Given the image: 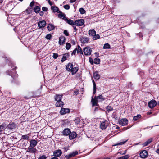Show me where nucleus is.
<instances>
[{
    "instance_id": "61",
    "label": "nucleus",
    "mask_w": 159,
    "mask_h": 159,
    "mask_svg": "<svg viewBox=\"0 0 159 159\" xmlns=\"http://www.w3.org/2000/svg\"><path fill=\"white\" fill-rule=\"evenodd\" d=\"M75 94L76 95H77L78 94V91H75L74 92Z\"/></svg>"
},
{
    "instance_id": "47",
    "label": "nucleus",
    "mask_w": 159,
    "mask_h": 159,
    "mask_svg": "<svg viewBox=\"0 0 159 159\" xmlns=\"http://www.w3.org/2000/svg\"><path fill=\"white\" fill-rule=\"evenodd\" d=\"M51 37V35L50 34H48L46 35V38L47 39H50Z\"/></svg>"
},
{
    "instance_id": "29",
    "label": "nucleus",
    "mask_w": 159,
    "mask_h": 159,
    "mask_svg": "<svg viewBox=\"0 0 159 159\" xmlns=\"http://www.w3.org/2000/svg\"><path fill=\"white\" fill-rule=\"evenodd\" d=\"M93 76L94 78L96 80H98L100 78V75L96 72L94 73Z\"/></svg>"
},
{
    "instance_id": "14",
    "label": "nucleus",
    "mask_w": 159,
    "mask_h": 159,
    "mask_svg": "<svg viewBox=\"0 0 159 159\" xmlns=\"http://www.w3.org/2000/svg\"><path fill=\"white\" fill-rule=\"evenodd\" d=\"M69 138L71 140L74 139L76 137L77 134L75 132H71L69 134Z\"/></svg>"
},
{
    "instance_id": "32",
    "label": "nucleus",
    "mask_w": 159,
    "mask_h": 159,
    "mask_svg": "<svg viewBox=\"0 0 159 159\" xmlns=\"http://www.w3.org/2000/svg\"><path fill=\"white\" fill-rule=\"evenodd\" d=\"M40 10V7L39 6H36L34 9V12L36 13H38L39 12Z\"/></svg>"
},
{
    "instance_id": "20",
    "label": "nucleus",
    "mask_w": 159,
    "mask_h": 159,
    "mask_svg": "<svg viewBox=\"0 0 159 159\" xmlns=\"http://www.w3.org/2000/svg\"><path fill=\"white\" fill-rule=\"evenodd\" d=\"M107 121H104L102 122L100 124V128L102 129H106L107 126V124L106 123H107Z\"/></svg>"
},
{
    "instance_id": "53",
    "label": "nucleus",
    "mask_w": 159,
    "mask_h": 159,
    "mask_svg": "<svg viewBox=\"0 0 159 159\" xmlns=\"http://www.w3.org/2000/svg\"><path fill=\"white\" fill-rule=\"evenodd\" d=\"M96 86L94 85V86H93V94H95L96 92Z\"/></svg>"
},
{
    "instance_id": "10",
    "label": "nucleus",
    "mask_w": 159,
    "mask_h": 159,
    "mask_svg": "<svg viewBox=\"0 0 159 159\" xmlns=\"http://www.w3.org/2000/svg\"><path fill=\"white\" fill-rule=\"evenodd\" d=\"M80 41L83 43H88L89 42V39L86 37H82L80 38Z\"/></svg>"
},
{
    "instance_id": "16",
    "label": "nucleus",
    "mask_w": 159,
    "mask_h": 159,
    "mask_svg": "<svg viewBox=\"0 0 159 159\" xmlns=\"http://www.w3.org/2000/svg\"><path fill=\"white\" fill-rule=\"evenodd\" d=\"M62 133L63 135L64 136L68 135L70 133V129L68 128L65 129L63 131Z\"/></svg>"
},
{
    "instance_id": "39",
    "label": "nucleus",
    "mask_w": 159,
    "mask_h": 159,
    "mask_svg": "<svg viewBox=\"0 0 159 159\" xmlns=\"http://www.w3.org/2000/svg\"><path fill=\"white\" fill-rule=\"evenodd\" d=\"M106 109H107V111L108 112H109L110 111H111L113 110V108L111 107V106H108L107 107Z\"/></svg>"
},
{
    "instance_id": "40",
    "label": "nucleus",
    "mask_w": 159,
    "mask_h": 159,
    "mask_svg": "<svg viewBox=\"0 0 159 159\" xmlns=\"http://www.w3.org/2000/svg\"><path fill=\"white\" fill-rule=\"evenodd\" d=\"M94 63L96 64H99L100 60L99 58H96L94 59Z\"/></svg>"
},
{
    "instance_id": "46",
    "label": "nucleus",
    "mask_w": 159,
    "mask_h": 159,
    "mask_svg": "<svg viewBox=\"0 0 159 159\" xmlns=\"http://www.w3.org/2000/svg\"><path fill=\"white\" fill-rule=\"evenodd\" d=\"M63 7L66 10H68L70 9V6L69 5L67 4L64 6Z\"/></svg>"
},
{
    "instance_id": "12",
    "label": "nucleus",
    "mask_w": 159,
    "mask_h": 159,
    "mask_svg": "<svg viewBox=\"0 0 159 159\" xmlns=\"http://www.w3.org/2000/svg\"><path fill=\"white\" fill-rule=\"evenodd\" d=\"M148 155V152L146 150H143L140 153V157L142 158L146 157Z\"/></svg>"
},
{
    "instance_id": "25",
    "label": "nucleus",
    "mask_w": 159,
    "mask_h": 159,
    "mask_svg": "<svg viewBox=\"0 0 159 159\" xmlns=\"http://www.w3.org/2000/svg\"><path fill=\"white\" fill-rule=\"evenodd\" d=\"M47 28L48 30L49 31H51L53 30L55 27L54 26L51 24H49L48 25Z\"/></svg>"
},
{
    "instance_id": "50",
    "label": "nucleus",
    "mask_w": 159,
    "mask_h": 159,
    "mask_svg": "<svg viewBox=\"0 0 159 159\" xmlns=\"http://www.w3.org/2000/svg\"><path fill=\"white\" fill-rule=\"evenodd\" d=\"M64 34L66 36H68L69 35V33L67 30H65L64 31Z\"/></svg>"
},
{
    "instance_id": "2",
    "label": "nucleus",
    "mask_w": 159,
    "mask_h": 159,
    "mask_svg": "<svg viewBox=\"0 0 159 159\" xmlns=\"http://www.w3.org/2000/svg\"><path fill=\"white\" fill-rule=\"evenodd\" d=\"M83 51L85 55H89L91 54L92 51L90 48L87 47L84 48Z\"/></svg>"
},
{
    "instance_id": "41",
    "label": "nucleus",
    "mask_w": 159,
    "mask_h": 159,
    "mask_svg": "<svg viewBox=\"0 0 159 159\" xmlns=\"http://www.w3.org/2000/svg\"><path fill=\"white\" fill-rule=\"evenodd\" d=\"M80 121V118L77 117L75 120H74V122L76 124H79Z\"/></svg>"
},
{
    "instance_id": "63",
    "label": "nucleus",
    "mask_w": 159,
    "mask_h": 159,
    "mask_svg": "<svg viewBox=\"0 0 159 159\" xmlns=\"http://www.w3.org/2000/svg\"><path fill=\"white\" fill-rule=\"evenodd\" d=\"M51 159H58L57 157H52Z\"/></svg>"
},
{
    "instance_id": "56",
    "label": "nucleus",
    "mask_w": 159,
    "mask_h": 159,
    "mask_svg": "<svg viewBox=\"0 0 159 159\" xmlns=\"http://www.w3.org/2000/svg\"><path fill=\"white\" fill-rule=\"evenodd\" d=\"M72 26L75 30V31H77V29L76 28V26H75V25H72Z\"/></svg>"
},
{
    "instance_id": "43",
    "label": "nucleus",
    "mask_w": 159,
    "mask_h": 159,
    "mask_svg": "<svg viewBox=\"0 0 159 159\" xmlns=\"http://www.w3.org/2000/svg\"><path fill=\"white\" fill-rule=\"evenodd\" d=\"M71 46V45L70 44L68 43H66V48L67 49L69 50Z\"/></svg>"
},
{
    "instance_id": "11",
    "label": "nucleus",
    "mask_w": 159,
    "mask_h": 159,
    "mask_svg": "<svg viewBox=\"0 0 159 159\" xmlns=\"http://www.w3.org/2000/svg\"><path fill=\"white\" fill-rule=\"evenodd\" d=\"M62 154V152L61 150H57L53 152L54 156L58 157L60 156Z\"/></svg>"
},
{
    "instance_id": "36",
    "label": "nucleus",
    "mask_w": 159,
    "mask_h": 159,
    "mask_svg": "<svg viewBox=\"0 0 159 159\" xmlns=\"http://www.w3.org/2000/svg\"><path fill=\"white\" fill-rule=\"evenodd\" d=\"M141 117V116L140 115L138 114L136 116H134L133 117V120L134 121H136L139 119H140Z\"/></svg>"
},
{
    "instance_id": "26",
    "label": "nucleus",
    "mask_w": 159,
    "mask_h": 159,
    "mask_svg": "<svg viewBox=\"0 0 159 159\" xmlns=\"http://www.w3.org/2000/svg\"><path fill=\"white\" fill-rule=\"evenodd\" d=\"M59 14L58 15V16L60 18H62L63 19L65 20L66 19V17H65V15L63 14L62 12L60 11V12L58 13Z\"/></svg>"
},
{
    "instance_id": "49",
    "label": "nucleus",
    "mask_w": 159,
    "mask_h": 159,
    "mask_svg": "<svg viewBox=\"0 0 159 159\" xmlns=\"http://www.w3.org/2000/svg\"><path fill=\"white\" fill-rule=\"evenodd\" d=\"M77 48H76L75 49L73 52H72V54H71V55H75L76 53V52H77Z\"/></svg>"
},
{
    "instance_id": "15",
    "label": "nucleus",
    "mask_w": 159,
    "mask_h": 159,
    "mask_svg": "<svg viewBox=\"0 0 159 159\" xmlns=\"http://www.w3.org/2000/svg\"><path fill=\"white\" fill-rule=\"evenodd\" d=\"M70 112V110L68 108H61L60 112L61 115H63L69 113Z\"/></svg>"
},
{
    "instance_id": "64",
    "label": "nucleus",
    "mask_w": 159,
    "mask_h": 159,
    "mask_svg": "<svg viewBox=\"0 0 159 159\" xmlns=\"http://www.w3.org/2000/svg\"><path fill=\"white\" fill-rule=\"evenodd\" d=\"M156 152H157V153H158L159 154V149H157V150H156Z\"/></svg>"
},
{
    "instance_id": "31",
    "label": "nucleus",
    "mask_w": 159,
    "mask_h": 159,
    "mask_svg": "<svg viewBox=\"0 0 159 159\" xmlns=\"http://www.w3.org/2000/svg\"><path fill=\"white\" fill-rule=\"evenodd\" d=\"M68 57V55L67 53L65 54H64L61 60V61L62 62H63L65 60L67 59V58Z\"/></svg>"
},
{
    "instance_id": "59",
    "label": "nucleus",
    "mask_w": 159,
    "mask_h": 159,
    "mask_svg": "<svg viewBox=\"0 0 159 159\" xmlns=\"http://www.w3.org/2000/svg\"><path fill=\"white\" fill-rule=\"evenodd\" d=\"M48 3L49 4L51 5V6H52V2H51L50 1V0H49L48 1Z\"/></svg>"
},
{
    "instance_id": "42",
    "label": "nucleus",
    "mask_w": 159,
    "mask_h": 159,
    "mask_svg": "<svg viewBox=\"0 0 159 159\" xmlns=\"http://www.w3.org/2000/svg\"><path fill=\"white\" fill-rule=\"evenodd\" d=\"M100 36L98 34L96 35V34H95L94 36H93V40H96L100 38Z\"/></svg>"
},
{
    "instance_id": "45",
    "label": "nucleus",
    "mask_w": 159,
    "mask_h": 159,
    "mask_svg": "<svg viewBox=\"0 0 159 159\" xmlns=\"http://www.w3.org/2000/svg\"><path fill=\"white\" fill-rule=\"evenodd\" d=\"M127 141V140H125V141L120 142L119 143H118L117 144H116V145H121L124 144Z\"/></svg>"
},
{
    "instance_id": "33",
    "label": "nucleus",
    "mask_w": 159,
    "mask_h": 159,
    "mask_svg": "<svg viewBox=\"0 0 159 159\" xmlns=\"http://www.w3.org/2000/svg\"><path fill=\"white\" fill-rule=\"evenodd\" d=\"M29 139V134L23 135L22 136L21 139L28 140Z\"/></svg>"
},
{
    "instance_id": "48",
    "label": "nucleus",
    "mask_w": 159,
    "mask_h": 159,
    "mask_svg": "<svg viewBox=\"0 0 159 159\" xmlns=\"http://www.w3.org/2000/svg\"><path fill=\"white\" fill-rule=\"evenodd\" d=\"M58 56V55L57 53H54L53 54V57L54 59H56Z\"/></svg>"
},
{
    "instance_id": "52",
    "label": "nucleus",
    "mask_w": 159,
    "mask_h": 159,
    "mask_svg": "<svg viewBox=\"0 0 159 159\" xmlns=\"http://www.w3.org/2000/svg\"><path fill=\"white\" fill-rule=\"evenodd\" d=\"M89 60L90 63L91 64H93V59L92 58L89 57Z\"/></svg>"
},
{
    "instance_id": "23",
    "label": "nucleus",
    "mask_w": 159,
    "mask_h": 159,
    "mask_svg": "<svg viewBox=\"0 0 159 159\" xmlns=\"http://www.w3.org/2000/svg\"><path fill=\"white\" fill-rule=\"evenodd\" d=\"M78 70V67H73L71 70L70 71L72 72V75H74L76 74V73L77 72Z\"/></svg>"
},
{
    "instance_id": "8",
    "label": "nucleus",
    "mask_w": 159,
    "mask_h": 159,
    "mask_svg": "<svg viewBox=\"0 0 159 159\" xmlns=\"http://www.w3.org/2000/svg\"><path fill=\"white\" fill-rule=\"evenodd\" d=\"M78 154V152L77 151H75L74 152L69 155H66L65 156V157L67 159H69L71 157H74L75 155H77Z\"/></svg>"
},
{
    "instance_id": "28",
    "label": "nucleus",
    "mask_w": 159,
    "mask_h": 159,
    "mask_svg": "<svg viewBox=\"0 0 159 159\" xmlns=\"http://www.w3.org/2000/svg\"><path fill=\"white\" fill-rule=\"evenodd\" d=\"M62 96V95H56V97L55 98V100L57 101H61V98Z\"/></svg>"
},
{
    "instance_id": "19",
    "label": "nucleus",
    "mask_w": 159,
    "mask_h": 159,
    "mask_svg": "<svg viewBox=\"0 0 159 159\" xmlns=\"http://www.w3.org/2000/svg\"><path fill=\"white\" fill-rule=\"evenodd\" d=\"M51 9L52 10V11L54 13L57 12L58 13L60 12L59 9L56 6H51Z\"/></svg>"
},
{
    "instance_id": "9",
    "label": "nucleus",
    "mask_w": 159,
    "mask_h": 159,
    "mask_svg": "<svg viewBox=\"0 0 159 159\" xmlns=\"http://www.w3.org/2000/svg\"><path fill=\"white\" fill-rule=\"evenodd\" d=\"M46 23L45 20L40 21L38 23V26L39 28H41L44 27Z\"/></svg>"
},
{
    "instance_id": "22",
    "label": "nucleus",
    "mask_w": 159,
    "mask_h": 159,
    "mask_svg": "<svg viewBox=\"0 0 159 159\" xmlns=\"http://www.w3.org/2000/svg\"><path fill=\"white\" fill-rule=\"evenodd\" d=\"M7 127V124L4 123L0 125V130L2 132L3 130H4Z\"/></svg>"
},
{
    "instance_id": "30",
    "label": "nucleus",
    "mask_w": 159,
    "mask_h": 159,
    "mask_svg": "<svg viewBox=\"0 0 159 159\" xmlns=\"http://www.w3.org/2000/svg\"><path fill=\"white\" fill-rule=\"evenodd\" d=\"M152 141V139H149L148 141L144 142L143 145V146H147L149 144L151 143Z\"/></svg>"
},
{
    "instance_id": "21",
    "label": "nucleus",
    "mask_w": 159,
    "mask_h": 159,
    "mask_svg": "<svg viewBox=\"0 0 159 159\" xmlns=\"http://www.w3.org/2000/svg\"><path fill=\"white\" fill-rule=\"evenodd\" d=\"M73 67V65L71 63H68L66 66V70L69 71H70Z\"/></svg>"
},
{
    "instance_id": "58",
    "label": "nucleus",
    "mask_w": 159,
    "mask_h": 159,
    "mask_svg": "<svg viewBox=\"0 0 159 159\" xmlns=\"http://www.w3.org/2000/svg\"><path fill=\"white\" fill-rule=\"evenodd\" d=\"M76 1V0H70V3H73L75 2Z\"/></svg>"
},
{
    "instance_id": "57",
    "label": "nucleus",
    "mask_w": 159,
    "mask_h": 159,
    "mask_svg": "<svg viewBox=\"0 0 159 159\" xmlns=\"http://www.w3.org/2000/svg\"><path fill=\"white\" fill-rule=\"evenodd\" d=\"M44 14V12L43 11H41L39 12V15L40 16H42Z\"/></svg>"
},
{
    "instance_id": "6",
    "label": "nucleus",
    "mask_w": 159,
    "mask_h": 159,
    "mask_svg": "<svg viewBox=\"0 0 159 159\" xmlns=\"http://www.w3.org/2000/svg\"><path fill=\"white\" fill-rule=\"evenodd\" d=\"M9 75H11L12 77H16L17 76V74L16 73V69L14 68H13L11 71L9 73Z\"/></svg>"
},
{
    "instance_id": "18",
    "label": "nucleus",
    "mask_w": 159,
    "mask_h": 159,
    "mask_svg": "<svg viewBox=\"0 0 159 159\" xmlns=\"http://www.w3.org/2000/svg\"><path fill=\"white\" fill-rule=\"evenodd\" d=\"M37 144V141L35 140H31L30 141V147L35 148Z\"/></svg>"
},
{
    "instance_id": "3",
    "label": "nucleus",
    "mask_w": 159,
    "mask_h": 159,
    "mask_svg": "<svg viewBox=\"0 0 159 159\" xmlns=\"http://www.w3.org/2000/svg\"><path fill=\"white\" fill-rule=\"evenodd\" d=\"M84 23V20L83 19H78L75 21V25L77 26H81Z\"/></svg>"
},
{
    "instance_id": "27",
    "label": "nucleus",
    "mask_w": 159,
    "mask_h": 159,
    "mask_svg": "<svg viewBox=\"0 0 159 159\" xmlns=\"http://www.w3.org/2000/svg\"><path fill=\"white\" fill-rule=\"evenodd\" d=\"M95 34L96 31L94 29L90 30L89 31V34L90 35H91L93 36Z\"/></svg>"
},
{
    "instance_id": "60",
    "label": "nucleus",
    "mask_w": 159,
    "mask_h": 159,
    "mask_svg": "<svg viewBox=\"0 0 159 159\" xmlns=\"http://www.w3.org/2000/svg\"><path fill=\"white\" fill-rule=\"evenodd\" d=\"M66 151H67L68 150V148H67L64 147L63 148Z\"/></svg>"
},
{
    "instance_id": "17",
    "label": "nucleus",
    "mask_w": 159,
    "mask_h": 159,
    "mask_svg": "<svg viewBox=\"0 0 159 159\" xmlns=\"http://www.w3.org/2000/svg\"><path fill=\"white\" fill-rule=\"evenodd\" d=\"M66 39L64 36L60 37L59 38V43L61 45L64 44L65 42Z\"/></svg>"
},
{
    "instance_id": "7",
    "label": "nucleus",
    "mask_w": 159,
    "mask_h": 159,
    "mask_svg": "<svg viewBox=\"0 0 159 159\" xmlns=\"http://www.w3.org/2000/svg\"><path fill=\"white\" fill-rule=\"evenodd\" d=\"M37 151V149L35 148L30 147V146L27 148V152L30 153H35Z\"/></svg>"
},
{
    "instance_id": "54",
    "label": "nucleus",
    "mask_w": 159,
    "mask_h": 159,
    "mask_svg": "<svg viewBox=\"0 0 159 159\" xmlns=\"http://www.w3.org/2000/svg\"><path fill=\"white\" fill-rule=\"evenodd\" d=\"M34 2L33 1L30 4V6L31 7H33L34 4Z\"/></svg>"
},
{
    "instance_id": "35",
    "label": "nucleus",
    "mask_w": 159,
    "mask_h": 159,
    "mask_svg": "<svg viewBox=\"0 0 159 159\" xmlns=\"http://www.w3.org/2000/svg\"><path fill=\"white\" fill-rule=\"evenodd\" d=\"M67 20V23L70 25H75V22H74L71 19L68 20L67 19H66Z\"/></svg>"
},
{
    "instance_id": "51",
    "label": "nucleus",
    "mask_w": 159,
    "mask_h": 159,
    "mask_svg": "<svg viewBox=\"0 0 159 159\" xmlns=\"http://www.w3.org/2000/svg\"><path fill=\"white\" fill-rule=\"evenodd\" d=\"M46 157L45 155H43L42 156L40 157L38 159H46Z\"/></svg>"
},
{
    "instance_id": "34",
    "label": "nucleus",
    "mask_w": 159,
    "mask_h": 159,
    "mask_svg": "<svg viewBox=\"0 0 159 159\" xmlns=\"http://www.w3.org/2000/svg\"><path fill=\"white\" fill-rule=\"evenodd\" d=\"M77 50V53H80L81 54H83V52L82 51V50L80 47V46L79 45L78 46Z\"/></svg>"
},
{
    "instance_id": "5",
    "label": "nucleus",
    "mask_w": 159,
    "mask_h": 159,
    "mask_svg": "<svg viewBox=\"0 0 159 159\" xmlns=\"http://www.w3.org/2000/svg\"><path fill=\"white\" fill-rule=\"evenodd\" d=\"M128 120L125 118L120 119L119 121V124L122 126H125L128 124Z\"/></svg>"
},
{
    "instance_id": "4",
    "label": "nucleus",
    "mask_w": 159,
    "mask_h": 159,
    "mask_svg": "<svg viewBox=\"0 0 159 159\" xmlns=\"http://www.w3.org/2000/svg\"><path fill=\"white\" fill-rule=\"evenodd\" d=\"M157 105V102L155 100L152 99L149 102L148 106L151 108H153L155 107Z\"/></svg>"
},
{
    "instance_id": "38",
    "label": "nucleus",
    "mask_w": 159,
    "mask_h": 159,
    "mask_svg": "<svg viewBox=\"0 0 159 159\" xmlns=\"http://www.w3.org/2000/svg\"><path fill=\"white\" fill-rule=\"evenodd\" d=\"M110 48V45L108 43L104 44L103 46L104 49H109Z\"/></svg>"
},
{
    "instance_id": "44",
    "label": "nucleus",
    "mask_w": 159,
    "mask_h": 159,
    "mask_svg": "<svg viewBox=\"0 0 159 159\" xmlns=\"http://www.w3.org/2000/svg\"><path fill=\"white\" fill-rule=\"evenodd\" d=\"M79 11L81 14H84L85 12V11L82 8H80L79 9Z\"/></svg>"
},
{
    "instance_id": "55",
    "label": "nucleus",
    "mask_w": 159,
    "mask_h": 159,
    "mask_svg": "<svg viewBox=\"0 0 159 159\" xmlns=\"http://www.w3.org/2000/svg\"><path fill=\"white\" fill-rule=\"evenodd\" d=\"M42 10L43 11H47L48 10V8L45 7H42Z\"/></svg>"
},
{
    "instance_id": "13",
    "label": "nucleus",
    "mask_w": 159,
    "mask_h": 159,
    "mask_svg": "<svg viewBox=\"0 0 159 159\" xmlns=\"http://www.w3.org/2000/svg\"><path fill=\"white\" fill-rule=\"evenodd\" d=\"M16 125L13 122H11L7 126V128L10 129H12L16 128Z\"/></svg>"
},
{
    "instance_id": "24",
    "label": "nucleus",
    "mask_w": 159,
    "mask_h": 159,
    "mask_svg": "<svg viewBox=\"0 0 159 159\" xmlns=\"http://www.w3.org/2000/svg\"><path fill=\"white\" fill-rule=\"evenodd\" d=\"M64 103L61 101H57L56 103V105L57 107H62Z\"/></svg>"
},
{
    "instance_id": "1",
    "label": "nucleus",
    "mask_w": 159,
    "mask_h": 159,
    "mask_svg": "<svg viewBox=\"0 0 159 159\" xmlns=\"http://www.w3.org/2000/svg\"><path fill=\"white\" fill-rule=\"evenodd\" d=\"M107 99V98L104 94H102L100 95L96 96H95L93 98H92L91 102L92 103L93 106H97L98 102H102Z\"/></svg>"
},
{
    "instance_id": "37",
    "label": "nucleus",
    "mask_w": 159,
    "mask_h": 159,
    "mask_svg": "<svg viewBox=\"0 0 159 159\" xmlns=\"http://www.w3.org/2000/svg\"><path fill=\"white\" fill-rule=\"evenodd\" d=\"M129 156L128 155H126L119 158L118 159H128Z\"/></svg>"
},
{
    "instance_id": "62",
    "label": "nucleus",
    "mask_w": 159,
    "mask_h": 159,
    "mask_svg": "<svg viewBox=\"0 0 159 159\" xmlns=\"http://www.w3.org/2000/svg\"><path fill=\"white\" fill-rule=\"evenodd\" d=\"M93 86H94V85H95V86H96V84L95 83V82L93 80Z\"/></svg>"
}]
</instances>
